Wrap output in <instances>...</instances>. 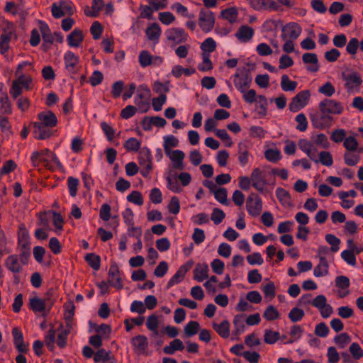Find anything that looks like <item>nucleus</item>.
I'll list each match as a JSON object with an SVG mask.
<instances>
[{
	"label": "nucleus",
	"instance_id": "4468645a",
	"mask_svg": "<svg viewBox=\"0 0 363 363\" xmlns=\"http://www.w3.org/2000/svg\"><path fill=\"white\" fill-rule=\"evenodd\" d=\"M192 266V263L187 262L185 264L181 266L179 269L177 271L175 274L169 279L167 283V287L168 289L171 288L174 285L180 283L186 272L190 269Z\"/></svg>",
	"mask_w": 363,
	"mask_h": 363
},
{
	"label": "nucleus",
	"instance_id": "f03ea898",
	"mask_svg": "<svg viewBox=\"0 0 363 363\" xmlns=\"http://www.w3.org/2000/svg\"><path fill=\"white\" fill-rule=\"evenodd\" d=\"M342 79L345 82V86L348 93L358 92L362 83L360 74L357 72H343Z\"/></svg>",
	"mask_w": 363,
	"mask_h": 363
},
{
	"label": "nucleus",
	"instance_id": "864d4df0",
	"mask_svg": "<svg viewBox=\"0 0 363 363\" xmlns=\"http://www.w3.org/2000/svg\"><path fill=\"white\" fill-rule=\"evenodd\" d=\"M280 338L279 333L266 330L264 335V340L266 343L274 344Z\"/></svg>",
	"mask_w": 363,
	"mask_h": 363
},
{
	"label": "nucleus",
	"instance_id": "20e7f679",
	"mask_svg": "<svg viewBox=\"0 0 363 363\" xmlns=\"http://www.w3.org/2000/svg\"><path fill=\"white\" fill-rule=\"evenodd\" d=\"M310 91L304 90L298 92L289 104V108L291 111L296 112L303 108L308 102Z\"/></svg>",
	"mask_w": 363,
	"mask_h": 363
},
{
	"label": "nucleus",
	"instance_id": "dca6fc26",
	"mask_svg": "<svg viewBox=\"0 0 363 363\" xmlns=\"http://www.w3.org/2000/svg\"><path fill=\"white\" fill-rule=\"evenodd\" d=\"M12 335L13 337V342L17 350L20 353H26L28 345L24 342L21 331L18 328H14L12 330Z\"/></svg>",
	"mask_w": 363,
	"mask_h": 363
},
{
	"label": "nucleus",
	"instance_id": "0e129e2a",
	"mask_svg": "<svg viewBox=\"0 0 363 363\" xmlns=\"http://www.w3.org/2000/svg\"><path fill=\"white\" fill-rule=\"evenodd\" d=\"M124 147L128 151H138L140 148V143L135 138H130L124 143Z\"/></svg>",
	"mask_w": 363,
	"mask_h": 363
},
{
	"label": "nucleus",
	"instance_id": "4be33fe9",
	"mask_svg": "<svg viewBox=\"0 0 363 363\" xmlns=\"http://www.w3.org/2000/svg\"><path fill=\"white\" fill-rule=\"evenodd\" d=\"M255 34V30L248 26H241L235 33L236 38L242 43L250 41Z\"/></svg>",
	"mask_w": 363,
	"mask_h": 363
},
{
	"label": "nucleus",
	"instance_id": "7ed1b4c3",
	"mask_svg": "<svg viewBox=\"0 0 363 363\" xmlns=\"http://www.w3.org/2000/svg\"><path fill=\"white\" fill-rule=\"evenodd\" d=\"M215 17L213 13L208 9H201L199 16V25L203 32L211 31L214 26Z\"/></svg>",
	"mask_w": 363,
	"mask_h": 363
},
{
	"label": "nucleus",
	"instance_id": "c9c22d12",
	"mask_svg": "<svg viewBox=\"0 0 363 363\" xmlns=\"http://www.w3.org/2000/svg\"><path fill=\"white\" fill-rule=\"evenodd\" d=\"M200 330V325L197 321H189L184 327V335L187 337H192L198 333Z\"/></svg>",
	"mask_w": 363,
	"mask_h": 363
},
{
	"label": "nucleus",
	"instance_id": "5fc2aeb1",
	"mask_svg": "<svg viewBox=\"0 0 363 363\" xmlns=\"http://www.w3.org/2000/svg\"><path fill=\"white\" fill-rule=\"evenodd\" d=\"M304 315L305 313L303 309L294 307L290 311L289 318L293 323H296L300 321L303 318Z\"/></svg>",
	"mask_w": 363,
	"mask_h": 363
},
{
	"label": "nucleus",
	"instance_id": "4c0bfd02",
	"mask_svg": "<svg viewBox=\"0 0 363 363\" xmlns=\"http://www.w3.org/2000/svg\"><path fill=\"white\" fill-rule=\"evenodd\" d=\"M244 320V315H236L233 319V325L235 328L234 334L238 335L245 331V325Z\"/></svg>",
	"mask_w": 363,
	"mask_h": 363
},
{
	"label": "nucleus",
	"instance_id": "c03bdc74",
	"mask_svg": "<svg viewBox=\"0 0 363 363\" xmlns=\"http://www.w3.org/2000/svg\"><path fill=\"white\" fill-rule=\"evenodd\" d=\"M138 60L140 66L146 67L152 65L153 56L147 50H143L139 54Z\"/></svg>",
	"mask_w": 363,
	"mask_h": 363
},
{
	"label": "nucleus",
	"instance_id": "bb28decb",
	"mask_svg": "<svg viewBox=\"0 0 363 363\" xmlns=\"http://www.w3.org/2000/svg\"><path fill=\"white\" fill-rule=\"evenodd\" d=\"M33 127L35 138L38 140H44L51 135V132L47 128L48 127L39 122H35Z\"/></svg>",
	"mask_w": 363,
	"mask_h": 363
},
{
	"label": "nucleus",
	"instance_id": "a211bd4d",
	"mask_svg": "<svg viewBox=\"0 0 363 363\" xmlns=\"http://www.w3.org/2000/svg\"><path fill=\"white\" fill-rule=\"evenodd\" d=\"M302 60L305 64L308 65L307 70L311 72H315L319 69L318 60L316 54L306 52L302 56Z\"/></svg>",
	"mask_w": 363,
	"mask_h": 363
},
{
	"label": "nucleus",
	"instance_id": "49530a36",
	"mask_svg": "<svg viewBox=\"0 0 363 363\" xmlns=\"http://www.w3.org/2000/svg\"><path fill=\"white\" fill-rule=\"evenodd\" d=\"M158 325H159V320H158V317L156 315L152 314L147 317V322H146V326L148 330H150V331H152L154 333V334L156 335H158V330H157Z\"/></svg>",
	"mask_w": 363,
	"mask_h": 363
},
{
	"label": "nucleus",
	"instance_id": "0eeeda50",
	"mask_svg": "<svg viewBox=\"0 0 363 363\" xmlns=\"http://www.w3.org/2000/svg\"><path fill=\"white\" fill-rule=\"evenodd\" d=\"M311 303L320 311L321 316L324 318H328L333 313L332 306L327 303L326 297L323 295L317 296Z\"/></svg>",
	"mask_w": 363,
	"mask_h": 363
},
{
	"label": "nucleus",
	"instance_id": "72a5a7b5",
	"mask_svg": "<svg viewBox=\"0 0 363 363\" xmlns=\"http://www.w3.org/2000/svg\"><path fill=\"white\" fill-rule=\"evenodd\" d=\"M298 83L296 81L290 80L286 74H284L281 78V88L284 91H294L297 87Z\"/></svg>",
	"mask_w": 363,
	"mask_h": 363
},
{
	"label": "nucleus",
	"instance_id": "69168bd1",
	"mask_svg": "<svg viewBox=\"0 0 363 363\" xmlns=\"http://www.w3.org/2000/svg\"><path fill=\"white\" fill-rule=\"evenodd\" d=\"M325 240L331 245V251L336 252L339 250V245L340 240L333 234H327L325 235Z\"/></svg>",
	"mask_w": 363,
	"mask_h": 363
},
{
	"label": "nucleus",
	"instance_id": "8fccbe9b",
	"mask_svg": "<svg viewBox=\"0 0 363 363\" xmlns=\"http://www.w3.org/2000/svg\"><path fill=\"white\" fill-rule=\"evenodd\" d=\"M334 342L340 348H344L351 342V337L347 333H342L335 337Z\"/></svg>",
	"mask_w": 363,
	"mask_h": 363
},
{
	"label": "nucleus",
	"instance_id": "1a4fd4ad",
	"mask_svg": "<svg viewBox=\"0 0 363 363\" xmlns=\"http://www.w3.org/2000/svg\"><path fill=\"white\" fill-rule=\"evenodd\" d=\"M108 281L110 285L117 289H121L123 287L120 270L115 262L111 263L110 266L108 273Z\"/></svg>",
	"mask_w": 363,
	"mask_h": 363
},
{
	"label": "nucleus",
	"instance_id": "5701e85b",
	"mask_svg": "<svg viewBox=\"0 0 363 363\" xmlns=\"http://www.w3.org/2000/svg\"><path fill=\"white\" fill-rule=\"evenodd\" d=\"M208 264L198 263L194 269V279L201 282L208 277Z\"/></svg>",
	"mask_w": 363,
	"mask_h": 363
},
{
	"label": "nucleus",
	"instance_id": "338daca9",
	"mask_svg": "<svg viewBox=\"0 0 363 363\" xmlns=\"http://www.w3.org/2000/svg\"><path fill=\"white\" fill-rule=\"evenodd\" d=\"M225 214L223 210L214 208L213 209L211 218L216 225L220 224L225 218Z\"/></svg>",
	"mask_w": 363,
	"mask_h": 363
},
{
	"label": "nucleus",
	"instance_id": "bf43d9fd",
	"mask_svg": "<svg viewBox=\"0 0 363 363\" xmlns=\"http://www.w3.org/2000/svg\"><path fill=\"white\" fill-rule=\"evenodd\" d=\"M215 199L222 204L228 205V191L225 188H218L213 193Z\"/></svg>",
	"mask_w": 363,
	"mask_h": 363
},
{
	"label": "nucleus",
	"instance_id": "f257e3e1",
	"mask_svg": "<svg viewBox=\"0 0 363 363\" xmlns=\"http://www.w3.org/2000/svg\"><path fill=\"white\" fill-rule=\"evenodd\" d=\"M318 108L322 115L320 118L312 116L311 121L315 128L320 129L324 128L326 123L332 121V117L328 114H340L343 111V106L340 102L328 99L321 101Z\"/></svg>",
	"mask_w": 363,
	"mask_h": 363
},
{
	"label": "nucleus",
	"instance_id": "3c124183",
	"mask_svg": "<svg viewBox=\"0 0 363 363\" xmlns=\"http://www.w3.org/2000/svg\"><path fill=\"white\" fill-rule=\"evenodd\" d=\"M103 0H92V13H87L86 10H84V13L86 16L96 17L99 12L103 9Z\"/></svg>",
	"mask_w": 363,
	"mask_h": 363
},
{
	"label": "nucleus",
	"instance_id": "c756f323",
	"mask_svg": "<svg viewBox=\"0 0 363 363\" xmlns=\"http://www.w3.org/2000/svg\"><path fill=\"white\" fill-rule=\"evenodd\" d=\"M138 160L141 167L152 165V155L150 150L147 147H143L139 151Z\"/></svg>",
	"mask_w": 363,
	"mask_h": 363
},
{
	"label": "nucleus",
	"instance_id": "c85d7f7f",
	"mask_svg": "<svg viewBox=\"0 0 363 363\" xmlns=\"http://www.w3.org/2000/svg\"><path fill=\"white\" fill-rule=\"evenodd\" d=\"M19 260L16 255H11L7 257L5 264L11 272L18 273L22 269Z\"/></svg>",
	"mask_w": 363,
	"mask_h": 363
},
{
	"label": "nucleus",
	"instance_id": "603ef678",
	"mask_svg": "<svg viewBox=\"0 0 363 363\" xmlns=\"http://www.w3.org/2000/svg\"><path fill=\"white\" fill-rule=\"evenodd\" d=\"M215 134L224 142L226 147H230L233 145V141L225 129H216L215 130Z\"/></svg>",
	"mask_w": 363,
	"mask_h": 363
},
{
	"label": "nucleus",
	"instance_id": "aec40b11",
	"mask_svg": "<svg viewBox=\"0 0 363 363\" xmlns=\"http://www.w3.org/2000/svg\"><path fill=\"white\" fill-rule=\"evenodd\" d=\"M172 162V167L176 169H184L183 160L185 157L184 152L179 150H173L169 155H166Z\"/></svg>",
	"mask_w": 363,
	"mask_h": 363
},
{
	"label": "nucleus",
	"instance_id": "680f3d73",
	"mask_svg": "<svg viewBox=\"0 0 363 363\" xmlns=\"http://www.w3.org/2000/svg\"><path fill=\"white\" fill-rule=\"evenodd\" d=\"M60 328L61 331L57 335V344L60 347L64 348L67 345V336L70 333H69V330H63L62 323L60 324Z\"/></svg>",
	"mask_w": 363,
	"mask_h": 363
},
{
	"label": "nucleus",
	"instance_id": "423d86ee",
	"mask_svg": "<svg viewBox=\"0 0 363 363\" xmlns=\"http://www.w3.org/2000/svg\"><path fill=\"white\" fill-rule=\"evenodd\" d=\"M301 28L294 22L289 23L281 28V38L282 40H296L301 33Z\"/></svg>",
	"mask_w": 363,
	"mask_h": 363
},
{
	"label": "nucleus",
	"instance_id": "2eb2a0df",
	"mask_svg": "<svg viewBox=\"0 0 363 363\" xmlns=\"http://www.w3.org/2000/svg\"><path fill=\"white\" fill-rule=\"evenodd\" d=\"M250 181L252 182V186L258 191L262 192L264 187L266 185V180L264 179L262 172L259 168L253 169L251 174Z\"/></svg>",
	"mask_w": 363,
	"mask_h": 363
},
{
	"label": "nucleus",
	"instance_id": "cd10ccee",
	"mask_svg": "<svg viewBox=\"0 0 363 363\" xmlns=\"http://www.w3.org/2000/svg\"><path fill=\"white\" fill-rule=\"evenodd\" d=\"M230 323L224 320L220 324L213 323V328L223 338H228L230 335Z\"/></svg>",
	"mask_w": 363,
	"mask_h": 363
},
{
	"label": "nucleus",
	"instance_id": "052dcab7",
	"mask_svg": "<svg viewBox=\"0 0 363 363\" xmlns=\"http://www.w3.org/2000/svg\"><path fill=\"white\" fill-rule=\"evenodd\" d=\"M318 162L323 165L330 167L333 164V160L331 154L328 151H322L319 154Z\"/></svg>",
	"mask_w": 363,
	"mask_h": 363
},
{
	"label": "nucleus",
	"instance_id": "7c9ffc66",
	"mask_svg": "<svg viewBox=\"0 0 363 363\" xmlns=\"http://www.w3.org/2000/svg\"><path fill=\"white\" fill-rule=\"evenodd\" d=\"M94 360L96 363H108L115 359L111 356V352L100 349L94 354Z\"/></svg>",
	"mask_w": 363,
	"mask_h": 363
},
{
	"label": "nucleus",
	"instance_id": "9b49d317",
	"mask_svg": "<svg viewBox=\"0 0 363 363\" xmlns=\"http://www.w3.org/2000/svg\"><path fill=\"white\" fill-rule=\"evenodd\" d=\"M28 307L34 313L43 315L48 313L51 310V306H47L43 299L37 296L30 297Z\"/></svg>",
	"mask_w": 363,
	"mask_h": 363
},
{
	"label": "nucleus",
	"instance_id": "ddd939ff",
	"mask_svg": "<svg viewBox=\"0 0 363 363\" xmlns=\"http://www.w3.org/2000/svg\"><path fill=\"white\" fill-rule=\"evenodd\" d=\"M167 38L173 42L174 44H180L186 42L187 40V34L184 29L174 28L166 31Z\"/></svg>",
	"mask_w": 363,
	"mask_h": 363
},
{
	"label": "nucleus",
	"instance_id": "79ce46f5",
	"mask_svg": "<svg viewBox=\"0 0 363 363\" xmlns=\"http://www.w3.org/2000/svg\"><path fill=\"white\" fill-rule=\"evenodd\" d=\"M221 16L230 23H235L238 16V10L235 7L226 9L221 12Z\"/></svg>",
	"mask_w": 363,
	"mask_h": 363
},
{
	"label": "nucleus",
	"instance_id": "a878e982",
	"mask_svg": "<svg viewBox=\"0 0 363 363\" xmlns=\"http://www.w3.org/2000/svg\"><path fill=\"white\" fill-rule=\"evenodd\" d=\"M65 67L69 72H74L77 65L79 63V57L72 52L68 51L64 56Z\"/></svg>",
	"mask_w": 363,
	"mask_h": 363
},
{
	"label": "nucleus",
	"instance_id": "9d476101",
	"mask_svg": "<svg viewBox=\"0 0 363 363\" xmlns=\"http://www.w3.org/2000/svg\"><path fill=\"white\" fill-rule=\"evenodd\" d=\"M131 343L135 353L138 355H147L148 340L143 335H138L131 339Z\"/></svg>",
	"mask_w": 363,
	"mask_h": 363
},
{
	"label": "nucleus",
	"instance_id": "e433bc0d",
	"mask_svg": "<svg viewBox=\"0 0 363 363\" xmlns=\"http://www.w3.org/2000/svg\"><path fill=\"white\" fill-rule=\"evenodd\" d=\"M12 32L4 30L0 37V52L4 54L9 49V44L11 40Z\"/></svg>",
	"mask_w": 363,
	"mask_h": 363
},
{
	"label": "nucleus",
	"instance_id": "412c9836",
	"mask_svg": "<svg viewBox=\"0 0 363 363\" xmlns=\"http://www.w3.org/2000/svg\"><path fill=\"white\" fill-rule=\"evenodd\" d=\"M234 77V84L240 92H243L250 87L252 83V77L250 76L248 74L240 76L239 74H235Z\"/></svg>",
	"mask_w": 363,
	"mask_h": 363
},
{
	"label": "nucleus",
	"instance_id": "b1692460",
	"mask_svg": "<svg viewBox=\"0 0 363 363\" xmlns=\"http://www.w3.org/2000/svg\"><path fill=\"white\" fill-rule=\"evenodd\" d=\"M20 250V262L22 264H26L30 256V242H18Z\"/></svg>",
	"mask_w": 363,
	"mask_h": 363
},
{
	"label": "nucleus",
	"instance_id": "6e6552de",
	"mask_svg": "<svg viewBox=\"0 0 363 363\" xmlns=\"http://www.w3.org/2000/svg\"><path fill=\"white\" fill-rule=\"evenodd\" d=\"M51 11L55 18H60L67 14L71 15L73 13L71 4L65 1H60L58 4L53 3L51 6Z\"/></svg>",
	"mask_w": 363,
	"mask_h": 363
},
{
	"label": "nucleus",
	"instance_id": "6e6d98bb",
	"mask_svg": "<svg viewBox=\"0 0 363 363\" xmlns=\"http://www.w3.org/2000/svg\"><path fill=\"white\" fill-rule=\"evenodd\" d=\"M318 92L327 97H330L335 94V89L331 82H327L318 88Z\"/></svg>",
	"mask_w": 363,
	"mask_h": 363
},
{
	"label": "nucleus",
	"instance_id": "393cba45",
	"mask_svg": "<svg viewBox=\"0 0 363 363\" xmlns=\"http://www.w3.org/2000/svg\"><path fill=\"white\" fill-rule=\"evenodd\" d=\"M162 30L158 23H153L150 24L145 30V34L147 35V38L149 40L153 41V42H157L160 35H161Z\"/></svg>",
	"mask_w": 363,
	"mask_h": 363
},
{
	"label": "nucleus",
	"instance_id": "a18cd8bd",
	"mask_svg": "<svg viewBox=\"0 0 363 363\" xmlns=\"http://www.w3.org/2000/svg\"><path fill=\"white\" fill-rule=\"evenodd\" d=\"M216 48V43L212 38H208L201 45L202 53L210 54Z\"/></svg>",
	"mask_w": 363,
	"mask_h": 363
},
{
	"label": "nucleus",
	"instance_id": "774afa93",
	"mask_svg": "<svg viewBox=\"0 0 363 363\" xmlns=\"http://www.w3.org/2000/svg\"><path fill=\"white\" fill-rule=\"evenodd\" d=\"M350 352L355 359H359L363 357V350L357 342H353L350 345Z\"/></svg>",
	"mask_w": 363,
	"mask_h": 363
},
{
	"label": "nucleus",
	"instance_id": "f8f14e48",
	"mask_svg": "<svg viewBox=\"0 0 363 363\" xmlns=\"http://www.w3.org/2000/svg\"><path fill=\"white\" fill-rule=\"evenodd\" d=\"M298 145L300 150L306 153L311 160L315 163H318L316 157L318 150L313 141H310L306 139H300L298 142Z\"/></svg>",
	"mask_w": 363,
	"mask_h": 363
},
{
	"label": "nucleus",
	"instance_id": "ea45409f",
	"mask_svg": "<svg viewBox=\"0 0 363 363\" xmlns=\"http://www.w3.org/2000/svg\"><path fill=\"white\" fill-rule=\"evenodd\" d=\"M201 57L202 62L198 65V69L203 72L211 71L213 67L210 59V54L202 53Z\"/></svg>",
	"mask_w": 363,
	"mask_h": 363
},
{
	"label": "nucleus",
	"instance_id": "473e14b6",
	"mask_svg": "<svg viewBox=\"0 0 363 363\" xmlns=\"http://www.w3.org/2000/svg\"><path fill=\"white\" fill-rule=\"evenodd\" d=\"M328 267L326 258H321V260H319V264L314 269L313 274L316 277L325 276L328 274Z\"/></svg>",
	"mask_w": 363,
	"mask_h": 363
},
{
	"label": "nucleus",
	"instance_id": "13d9d810",
	"mask_svg": "<svg viewBox=\"0 0 363 363\" xmlns=\"http://www.w3.org/2000/svg\"><path fill=\"white\" fill-rule=\"evenodd\" d=\"M279 313L273 306H269L264 312L263 316L267 320H274L279 318Z\"/></svg>",
	"mask_w": 363,
	"mask_h": 363
},
{
	"label": "nucleus",
	"instance_id": "39448f33",
	"mask_svg": "<svg viewBox=\"0 0 363 363\" xmlns=\"http://www.w3.org/2000/svg\"><path fill=\"white\" fill-rule=\"evenodd\" d=\"M246 208L250 215L258 216L262 209V201L258 195L252 193L246 201Z\"/></svg>",
	"mask_w": 363,
	"mask_h": 363
},
{
	"label": "nucleus",
	"instance_id": "a19ab883",
	"mask_svg": "<svg viewBox=\"0 0 363 363\" xmlns=\"http://www.w3.org/2000/svg\"><path fill=\"white\" fill-rule=\"evenodd\" d=\"M196 72L194 68H184L180 65L173 67L172 74L177 78L180 77L183 74L189 76Z\"/></svg>",
	"mask_w": 363,
	"mask_h": 363
},
{
	"label": "nucleus",
	"instance_id": "09e8293b",
	"mask_svg": "<svg viewBox=\"0 0 363 363\" xmlns=\"http://www.w3.org/2000/svg\"><path fill=\"white\" fill-rule=\"evenodd\" d=\"M85 260L87 262L89 265L94 270L99 269L101 262V259L99 256L94 253H89L86 255Z\"/></svg>",
	"mask_w": 363,
	"mask_h": 363
},
{
	"label": "nucleus",
	"instance_id": "f704fd0d",
	"mask_svg": "<svg viewBox=\"0 0 363 363\" xmlns=\"http://www.w3.org/2000/svg\"><path fill=\"white\" fill-rule=\"evenodd\" d=\"M184 346L183 342L179 339H174L172 341L168 346H165L163 349L164 353L168 354H172L174 353L176 350H184Z\"/></svg>",
	"mask_w": 363,
	"mask_h": 363
},
{
	"label": "nucleus",
	"instance_id": "37998d69",
	"mask_svg": "<svg viewBox=\"0 0 363 363\" xmlns=\"http://www.w3.org/2000/svg\"><path fill=\"white\" fill-rule=\"evenodd\" d=\"M314 145L319 146L322 148L327 149L329 147V142L327 136L323 133H320L316 135H313L311 138Z\"/></svg>",
	"mask_w": 363,
	"mask_h": 363
},
{
	"label": "nucleus",
	"instance_id": "4d7b16f0",
	"mask_svg": "<svg viewBox=\"0 0 363 363\" xmlns=\"http://www.w3.org/2000/svg\"><path fill=\"white\" fill-rule=\"evenodd\" d=\"M266 159L271 162H277L281 159V152L277 149H268L264 152Z\"/></svg>",
	"mask_w": 363,
	"mask_h": 363
},
{
	"label": "nucleus",
	"instance_id": "e2e57ef3",
	"mask_svg": "<svg viewBox=\"0 0 363 363\" xmlns=\"http://www.w3.org/2000/svg\"><path fill=\"white\" fill-rule=\"evenodd\" d=\"M342 259L351 266H355L357 264L355 255L352 250H345L341 252Z\"/></svg>",
	"mask_w": 363,
	"mask_h": 363
},
{
	"label": "nucleus",
	"instance_id": "2f4dec72",
	"mask_svg": "<svg viewBox=\"0 0 363 363\" xmlns=\"http://www.w3.org/2000/svg\"><path fill=\"white\" fill-rule=\"evenodd\" d=\"M179 145V140L174 135H167L164 138V150L166 155H169L173 150L172 147H177Z\"/></svg>",
	"mask_w": 363,
	"mask_h": 363
},
{
	"label": "nucleus",
	"instance_id": "de8ad7c7",
	"mask_svg": "<svg viewBox=\"0 0 363 363\" xmlns=\"http://www.w3.org/2000/svg\"><path fill=\"white\" fill-rule=\"evenodd\" d=\"M303 333V330L300 325H293L289 333L291 338L286 343L291 344L298 340L301 337Z\"/></svg>",
	"mask_w": 363,
	"mask_h": 363
},
{
	"label": "nucleus",
	"instance_id": "6ab92c4d",
	"mask_svg": "<svg viewBox=\"0 0 363 363\" xmlns=\"http://www.w3.org/2000/svg\"><path fill=\"white\" fill-rule=\"evenodd\" d=\"M84 40L82 31L79 28H75L67 37V41L69 47L79 48Z\"/></svg>",
	"mask_w": 363,
	"mask_h": 363
},
{
	"label": "nucleus",
	"instance_id": "f3484780",
	"mask_svg": "<svg viewBox=\"0 0 363 363\" xmlns=\"http://www.w3.org/2000/svg\"><path fill=\"white\" fill-rule=\"evenodd\" d=\"M38 118L39 123L49 128L55 127L57 123L56 116L51 111H46L38 113Z\"/></svg>",
	"mask_w": 363,
	"mask_h": 363
},
{
	"label": "nucleus",
	"instance_id": "58836bf2",
	"mask_svg": "<svg viewBox=\"0 0 363 363\" xmlns=\"http://www.w3.org/2000/svg\"><path fill=\"white\" fill-rule=\"evenodd\" d=\"M276 195H277V199L279 200V201L283 205H285V206H291V196L286 190L279 187L276 190Z\"/></svg>",
	"mask_w": 363,
	"mask_h": 363
}]
</instances>
